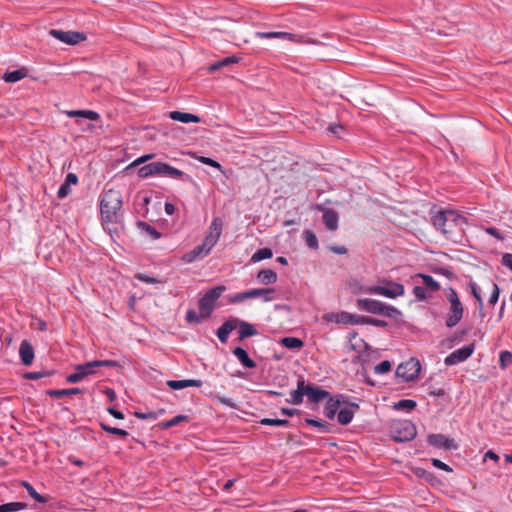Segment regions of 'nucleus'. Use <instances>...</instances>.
Here are the masks:
<instances>
[{"mask_svg": "<svg viewBox=\"0 0 512 512\" xmlns=\"http://www.w3.org/2000/svg\"><path fill=\"white\" fill-rule=\"evenodd\" d=\"M303 238L308 247H310L312 249L318 248V239L312 231H310V230L303 231Z\"/></svg>", "mask_w": 512, "mask_h": 512, "instance_id": "a19ab883", "label": "nucleus"}, {"mask_svg": "<svg viewBox=\"0 0 512 512\" xmlns=\"http://www.w3.org/2000/svg\"><path fill=\"white\" fill-rule=\"evenodd\" d=\"M94 364L98 367H122V365L115 360H94Z\"/></svg>", "mask_w": 512, "mask_h": 512, "instance_id": "6e6d98bb", "label": "nucleus"}, {"mask_svg": "<svg viewBox=\"0 0 512 512\" xmlns=\"http://www.w3.org/2000/svg\"><path fill=\"white\" fill-rule=\"evenodd\" d=\"M324 320L338 324H348L349 313L342 311L339 313H328L324 315Z\"/></svg>", "mask_w": 512, "mask_h": 512, "instance_id": "72a5a7b5", "label": "nucleus"}, {"mask_svg": "<svg viewBox=\"0 0 512 512\" xmlns=\"http://www.w3.org/2000/svg\"><path fill=\"white\" fill-rule=\"evenodd\" d=\"M417 277L422 279L423 286L430 292H437L440 290V284L430 275L418 273Z\"/></svg>", "mask_w": 512, "mask_h": 512, "instance_id": "2f4dec72", "label": "nucleus"}, {"mask_svg": "<svg viewBox=\"0 0 512 512\" xmlns=\"http://www.w3.org/2000/svg\"><path fill=\"white\" fill-rule=\"evenodd\" d=\"M21 485L26 489L28 494L39 503H46L48 499L42 495H40L34 487L27 481H22Z\"/></svg>", "mask_w": 512, "mask_h": 512, "instance_id": "c9c22d12", "label": "nucleus"}, {"mask_svg": "<svg viewBox=\"0 0 512 512\" xmlns=\"http://www.w3.org/2000/svg\"><path fill=\"white\" fill-rule=\"evenodd\" d=\"M306 395V383L301 379L297 383V389L291 392V399H287L288 403L299 405L303 402V396Z\"/></svg>", "mask_w": 512, "mask_h": 512, "instance_id": "412c9836", "label": "nucleus"}, {"mask_svg": "<svg viewBox=\"0 0 512 512\" xmlns=\"http://www.w3.org/2000/svg\"><path fill=\"white\" fill-rule=\"evenodd\" d=\"M237 326H239V341H242L245 338L252 337L257 334V330L255 329V327L248 322L238 320Z\"/></svg>", "mask_w": 512, "mask_h": 512, "instance_id": "bb28decb", "label": "nucleus"}, {"mask_svg": "<svg viewBox=\"0 0 512 512\" xmlns=\"http://www.w3.org/2000/svg\"><path fill=\"white\" fill-rule=\"evenodd\" d=\"M52 375L51 372H46V371H40V372H26L24 374V378L25 379H28V380H38L42 377H47V376H50Z\"/></svg>", "mask_w": 512, "mask_h": 512, "instance_id": "5fc2aeb1", "label": "nucleus"}, {"mask_svg": "<svg viewBox=\"0 0 512 512\" xmlns=\"http://www.w3.org/2000/svg\"><path fill=\"white\" fill-rule=\"evenodd\" d=\"M415 425L409 420L393 421L389 426V435L395 442H407L415 438Z\"/></svg>", "mask_w": 512, "mask_h": 512, "instance_id": "39448f33", "label": "nucleus"}, {"mask_svg": "<svg viewBox=\"0 0 512 512\" xmlns=\"http://www.w3.org/2000/svg\"><path fill=\"white\" fill-rule=\"evenodd\" d=\"M274 292V288H254L248 291L250 299L262 296L265 302L274 300V297L271 296Z\"/></svg>", "mask_w": 512, "mask_h": 512, "instance_id": "cd10ccee", "label": "nucleus"}, {"mask_svg": "<svg viewBox=\"0 0 512 512\" xmlns=\"http://www.w3.org/2000/svg\"><path fill=\"white\" fill-rule=\"evenodd\" d=\"M427 442L438 449L456 450L458 448V444L454 439L448 438L441 433L428 435Z\"/></svg>", "mask_w": 512, "mask_h": 512, "instance_id": "4468645a", "label": "nucleus"}, {"mask_svg": "<svg viewBox=\"0 0 512 512\" xmlns=\"http://www.w3.org/2000/svg\"><path fill=\"white\" fill-rule=\"evenodd\" d=\"M167 386L173 390H180L187 387H201L202 381L198 379L168 380Z\"/></svg>", "mask_w": 512, "mask_h": 512, "instance_id": "aec40b11", "label": "nucleus"}, {"mask_svg": "<svg viewBox=\"0 0 512 512\" xmlns=\"http://www.w3.org/2000/svg\"><path fill=\"white\" fill-rule=\"evenodd\" d=\"M238 61H239V59L237 57H235V56L225 57L224 59H222L220 61H217L216 63L212 64L209 67V71L212 72V71L218 70L221 67L228 66L230 64L238 63Z\"/></svg>", "mask_w": 512, "mask_h": 512, "instance_id": "4c0bfd02", "label": "nucleus"}, {"mask_svg": "<svg viewBox=\"0 0 512 512\" xmlns=\"http://www.w3.org/2000/svg\"><path fill=\"white\" fill-rule=\"evenodd\" d=\"M169 117H170V119H172L174 121H179L182 123H189V122L199 123L201 121L200 117H198L195 114L185 113V112H180V111L170 112Z\"/></svg>", "mask_w": 512, "mask_h": 512, "instance_id": "5701e85b", "label": "nucleus"}, {"mask_svg": "<svg viewBox=\"0 0 512 512\" xmlns=\"http://www.w3.org/2000/svg\"><path fill=\"white\" fill-rule=\"evenodd\" d=\"M154 157L153 154H147V155H143L139 158H137L136 160H134L128 168H132V167H136V166H139L140 164L144 163L145 161L147 160H150Z\"/></svg>", "mask_w": 512, "mask_h": 512, "instance_id": "69168bd1", "label": "nucleus"}, {"mask_svg": "<svg viewBox=\"0 0 512 512\" xmlns=\"http://www.w3.org/2000/svg\"><path fill=\"white\" fill-rule=\"evenodd\" d=\"M339 407L340 401L334 399L333 397H329L324 407V415L330 420L334 419L338 414Z\"/></svg>", "mask_w": 512, "mask_h": 512, "instance_id": "c85d7f7f", "label": "nucleus"}, {"mask_svg": "<svg viewBox=\"0 0 512 512\" xmlns=\"http://www.w3.org/2000/svg\"><path fill=\"white\" fill-rule=\"evenodd\" d=\"M357 307L362 311L389 318H393L401 314L397 308L387 305L379 300L369 298L358 299Z\"/></svg>", "mask_w": 512, "mask_h": 512, "instance_id": "20e7f679", "label": "nucleus"}, {"mask_svg": "<svg viewBox=\"0 0 512 512\" xmlns=\"http://www.w3.org/2000/svg\"><path fill=\"white\" fill-rule=\"evenodd\" d=\"M306 396L311 403L317 404L330 397V393L319 386L306 384Z\"/></svg>", "mask_w": 512, "mask_h": 512, "instance_id": "2eb2a0df", "label": "nucleus"}, {"mask_svg": "<svg viewBox=\"0 0 512 512\" xmlns=\"http://www.w3.org/2000/svg\"><path fill=\"white\" fill-rule=\"evenodd\" d=\"M71 193V186L67 185L65 182H63L57 192V196L60 199L65 198Z\"/></svg>", "mask_w": 512, "mask_h": 512, "instance_id": "e2e57ef3", "label": "nucleus"}, {"mask_svg": "<svg viewBox=\"0 0 512 512\" xmlns=\"http://www.w3.org/2000/svg\"><path fill=\"white\" fill-rule=\"evenodd\" d=\"M100 427L102 430H104L105 432L107 433H110V434H113V435H117L119 437H126L128 436V432L124 429H121V428H117V427H112L104 422H101L100 423Z\"/></svg>", "mask_w": 512, "mask_h": 512, "instance_id": "ea45409f", "label": "nucleus"}, {"mask_svg": "<svg viewBox=\"0 0 512 512\" xmlns=\"http://www.w3.org/2000/svg\"><path fill=\"white\" fill-rule=\"evenodd\" d=\"M277 278L276 272L272 269H262L257 274V280L263 285L274 284Z\"/></svg>", "mask_w": 512, "mask_h": 512, "instance_id": "393cba45", "label": "nucleus"}, {"mask_svg": "<svg viewBox=\"0 0 512 512\" xmlns=\"http://www.w3.org/2000/svg\"><path fill=\"white\" fill-rule=\"evenodd\" d=\"M500 289L496 283H492V293L489 298V304L495 305L499 299Z\"/></svg>", "mask_w": 512, "mask_h": 512, "instance_id": "13d9d810", "label": "nucleus"}, {"mask_svg": "<svg viewBox=\"0 0 512 512\" xmlns=\"http://www.w3.org/2000/svg\"><path fill=\"white\" fill-rule=\"evenodd\" d=\"M26 75H27V70L25 68H21V69L14 70L11 72H6L2 76V79L8 83H15V82H18V81L22 80L23 78H25Z\"/></svg>", "mask_w": 512, "mask_h": 512, "instance_id": "473e14b6", "label": "nucleus"}, {"mask_svg": "<svg viewBox=\"0 0 512 512\" xmlns=\"http://www.w3.org/2000/svg\"><path fill=\"white\" fill-rule=\"evenodd\" d=\"M188 420H189V418L186 415H177V416L173 417L172 419H170V420H168L166 422H163L161 424V428L162 429H169V428H171L173 426L178 425L179 423H181L183 421L187 422Z\"/></svg>", "mask_w": 512, "mask_h": 512, "instance_id": "c03bdc74", "label": "nucleus"}, {"mask_svg": "<svg viewBox=\"0 0 512 512\" xmlns=\"http://www.w3.org/2000/svg\"><path fill=\"white\" fill-rule=\"evenodd\" d=\"M391 368H392V366H391L390 361L384 360L374 367V372L376 374H385V373L389 372L391 370Z\"/></svg>", "mask_w": 512, "mask_h": 512, "instance_id": "864d4df0", "label": "nucleus"}, {"mask_svg": "<svg viewBox=\"0 0 512 512\" xmlns=\"http://www.w3.org/2000/svg\"><path fill=\"white\" fill-rule=\"evenodd\" d=\"M259 423L264 426H288L290 422L287 419L263 418Z\"/></svg>", "mask_w": 512, "mask_h": 512, "instance_id": "49530a36", "label": "nucleus"}, {"mask_svg": "<svg viewBox=\"0 0 512 512\" xmlns=\"http://www.w3.org/2000/svg\"><path fill=\"white\" fill-rule=\"evenodd\" d=\"M322 221L328 230L335 231L338 229L339 215L333 209H325L322 215Z\"/></svg>", "mask_w": 512, "mask_h": 512, "instance_id": "a211bd4d", "label": "nucleus"}, {"mask_svg": "<svg viewBox=\"0 0 512 512\" xmlns=\"http://www.w3.org/2000/svg\"><path fill=\"white\" fill-rule=\"evenodd\" d=\"M49 34L55 39L68 45H76L87 39L85 33L77 31H63L58 29H51L49 31Z\"/></svg>", "mask_w": 512, "mask_h": 512, "instance_id": "9b49d317", "label": "nucleus"}, {"mask_svg": "<svg viewBox=\"0 0 512 512\" xmlns=\"http://www.w3.org/2000/svg\"><path fill=\"white\" fill-rule=\"evenodd\" d=\"M216 237L205 236L202 244L197 245L191 251L185 253L182 256V261L185 263H192L198 259H202L207 256L212 248L216 245Z\"/></svg>", "mask_w": 512, "mask_h": 512, "instance_id": "0eeeda50", "label": "nucleus"}, {"mask_svg": "<svg viewBox=\"0 0 512 512\" xmlns=\"http://www.w3.org/2000/svg\"><path fill=\"white\" fill-rule=\"evenodd\" d=\"M238 319L232 318L226 320L217 330L216 334L221 343L228 341L229 334L237 328Z\"/></svg>", "mask_w": 512, "mask_h": 512, "instance_id": "f3484780", "label": "nucleus"}, {"mask_svg": "<svg viewBox=\"0 0 512 512\" xmlns=\"http://www.w3.org/2000/svg\"><path fill=\"white\" fill-rule=\"evenodd\" d=\"M139 227H141L145 232H147L153 239H159L161 237V233L158 232L153 226L149 225L146 222H139Z\"/></svg>", "mask_w": 512, "mask_h": 512, "instance_id": "8fccbe9b", "label": "nucleus"}, {"mask_svg": "<svg viewBox=\"0 0 512 512\" xmlns=\"http://www.w3.org/2000/svg\"><path fill=\"white\" fill-rule=\"evenodd\" d=\"M83 390L80 388H67V389H50L46 391V394L53 398H61L64 396L82 394Z\"/></svg>", "mask_w": 512, "mask_h": 512, "instance_id": "c756f323", "label": "nucleus"}, {"mask_svg": "<svg viewBox=\"0 0 512 512\" xmlns=\"http://www.w3.org/2000/svg\"><path fill=\"white\" fill-rule=\"evenodd\" d=\"M413 294L418 300H426L430 297L429 291L424 286H415Z\"/></svg>", "mask_w": 512, "mask_h": 512, "instance_id": "603ef678", "label": "nucleus"}, {"mask_svg": "<svg viewBox=\"0 0 512 512\" xmlns=\"http://www.w3.org/2000/svg\"><path fill=\"white\" fill-rule=\"evenodd\" d=\"M475 345L469 344L450 353L445 359L446 366L457 365L467 360L474 352Z\"/></svg>", "mask_w": 512, "mask_h": 512, "instance_id": "f8f14e48", "label": "nucleus"}, {"mask_svg": "<svg viewBox=\"0 0 512 512\" xmlns=\"http://www.w3.org/2000/svg\"><path fill=\"white\" fill-rule=\"evenodd\" d=\"M446 298L450 304L449 310L445 316V326L453 328L460 323L464 315V306L455 289L449 288L446 292Z\"/></svg>", "mask_w": 512, "mask_h": 512, "instance_id": "7ed1b4c3", "label": "nucleus"}, {"mask_svg": "<svg viewBox=\"0 0 512 512\" xmlns=\"http://www.w3.org/2000/svg\"><path fill=\"white\" fill-rule=\"evenodd\" d=\"M198 160L201 163L205 164V165L211 166V167L216 168V169H221L220 163L215 161L212 158L201 156V157L198 158Z\"/></svg>", "mask_w": 512, "mask_h": 512, "instance_id": "052dcab7", "label": "nucleus"}, {"mask_svg": "<svg viewBox=\"0 0 512 512\" xmlns=\"http://www.w3.org/2000/svg\"><path fill=\"white\" fill-rule=\"evenodd\" d=\"M421 370L419 360L416 358H410L408 361L401 363L396 368V377L401 378L404 382L414 380Z\"/></svg>", "mask_w": 512, "mask_h": 512, "instance_id": "1a4fd4ad", "label": "nucleus"}, {"mask_svg": "<svg viewBox=\"0 0 512 512\" xmlns=\"http://www.w3.org/2000/svg\"><path fill=\"white\" fill-rule=\"evenodd\" d=\"M415 407H416V402L411 399H401L400 401L394 403V408L397 410L411 411Z\"/></svg>", "mask_w": 512, "mask_h": 512, "instance_id": "79ce46f5", "label": "nucleus"}, {"mask_svg": "<svg viewBox=\"0 0 512 512\" xmlns=\"http://www.w3.org/2000/svg\"><path fill=\"white\" fill-rule=\"evenodd\" d=\"M226 290V287L223 285L216 286L210 290H208L198 301V306L200 313L203 317H210L214 307L215 302L222 295V293Z\"/></svg>", "mask_w": 512, "mask_h": 512, "instance_id": "423d86ee", "label": "nucleus"}, {"mask_svg": "<svg viewBox=\"0 0 512 512\" xmlns=\"http://www.w3.org/2000/svg\"><path fill=\"white\" fill-rule=\"evenodd\" d=\"M499 364L501 368H506L512 365V353L507 350H503L499 355Z\"/></svg>", "mask_w": 512, "mask_h": 512, "instance_id": "09e8293b", "label": "nucleus"}, {"mask_svg": "<svg viewBox=\"0 0 512 512\" xmlns=\"http://www.w3.org/2000/svg\"><path fill=\"white\" fill-rule=\"evenodd\" d=\"M95 368H97V365L94 364V361L79 364L75 367L76 370L83 374V378L95 374Z\"/></svg>", "mask_w": 512, "mask_h": 512, "instance_id": "e433bc0d", "label": "nucleus"}, {"mask_svg": "<svg viewBox=\"0 0 512 512\" xmlns=\"http://www.w3.org/2000/svg\"><path fill=\"white\" fill-rule=\"evenodd\" d=\"M305 423L309 426L319 429V431L322 433L333 432V425L324 420L306 418Z\"/></svg>", "mask_w": 512, "mask_h": 512, "instance_id": "7c9ffc66", "label": "nucleus"}, {"mask_svg": "<svg viewBox=\"0 0 512 512\" xmlns=\"http://www.w3.org/2000/svg\"><path fill=\"white\" fill-rule=\"evenodd\" d=\"M256 37L261 39H282L296 43L317 44L318 41L288 32H256Z\"/></svg>", "mask_w": 512, "mask_h": 512, "instance_id": "9d476101", "label": "nucleus"}, {"mask_svg": "<svg viewBox=\"0 0 512 512\" xmlns=\"http://www.w3.org/2000/svg\"><path fill=\"white\" fill-rule=\"evenodd\" d=\"M433 226L439 230L446 239L460 243L465 237L467 219L454 210H440L432 217Z\"/></svg>", "mask_w": 512, "mask_h": 512, "instance_id": "f257e3e1", "label": "nucleus"}, {"mask_svg": "<svg viewBox=\"0 0 512 512\" xmlns=\"http://www.w3.org/2000/svg\"><path fill=\"white\" fill-rule=\"evenodd\" d=\"M250 299L248 291H244L241 293H236L233 296L230 297L229 302L230 303H240L244 300Z\"/></svg>", "mask_w": 512, "mask_h": 512, "instance_id": "4d7b16f0", "label": "nucleus"}, {"mask_svg": "<svg viewBox=\"0 0 512 512\" xmlns=\"http://www.w3.org/2000/svg\"><path fill=\"white\" fill-rule=\"evenodd\" d=\"M469 287L471 289V293H472L473 297L478 302L479 308H482L483 307V300H482V297H481V290H480V288L478 287V285L475 282H469Z\"/></svg>", "mask_w": 512, "mask_h": 512, "instance_id": "3c124183", "label": "nucleus"}, {"mask_svg": "<svg viewBox=\"0 0 512 512\" xmlns=\"http://www.w3.org/2000/svg\"><path fill=\"white\" fill-rule=\"evenodd\" d=\"M386 285H377L369 287L366 292L371 294H377L381 296H385L387 298L395 299L399 296H403L405 293V288L402 284L396 283L393 281L385 282Z\"/></svg>", "mask_w": 512, "mask_h": 512, "instance_id": "6e6552de", "label": "nucleus"}, {"mask_svg": "<svg viewBox=\"0 0 512 512\" xmlns=\"http://www.w3.org/2000/svg\"><path fill=\"white\" fill-rule=\"evenodd\" d=\"M233 355L239 360V362L246 368L253 369L256 367V362L253 361L245 349L242 347H236L233 349Z\"/></svg>", "mask_w": 512, "mask_h": 512, "instance_id": "4be33fe9", "label": "nucleus"}, {"mask_svg": "<svg viewBox=\"0 0 512 512\" xmlns=\"http://www.w3.org/2000/svg\"><path fill=\"white\" fill-rule=\"evenodd\" d=\"M359 409V405L356 403H351L350 408H344L338 411L337 420L341 425H348L351 423L354 413Z\"/></svg>", "mask_w": 512, "mask_h": 512, "instance_id": "6ab92c4d", "label": "nucleus"}, {"mask_svg": "<svg viewBox=\"0 0 512 512\" xmlns=\"http://www.w3.org/2000/svg\"><path fill=\"white\" fill-rule=\"evenodd\" d=\"M158 176H165V177L172 178V179H178L183 182H189V183L193 182L192 177L189 174L171 166L168 163H164V162H159V175Z\"/></svg>", "mask_w": 512, "mask_h": 512, "instance_id": "ddd939ff", "label": "nucleus"}, {"mask_svg": "<svg viewBox=\"0 0 512 512\" xmlns=\"http://www.w3.org/2000/svg\"><path fill=\"white\" fill-rule=\"evenodd\" d=\"M280 344L287 349L293 350L301 349L304 346V342L296 337H284L280 340Z\"/></svg>", "mask_w": 512, "mask_h": 512, "instance_id": "f704fd0d", "label": "nucleus"}, {"mask_svg": "<svg viewBox=\"0 0 512 512\" xmlns=\"http://www.w3.org/2000/svg\"><path fill=\"white\" fill-rule=\"evenodd\" d=\"M205 318L206 317H203L201 313L198 314L193 309H189L186 312V316H185L186 322L189 324H199V323H201L202 319H205Z\"/></svg>", "mask_w": 512, "mask_h": 512, "instance_id": "a18cd8bd", "label": "nucleus"}, {"mask_svg": "<svg viewBox=\"0 0 512 512\" xmlns=\"http://www.w3.org/2000/svg\"><path fill=\"white\" fill-rule=\"evenodd\" d=\"M159 175V161L151 162L139 168L138 176L140 178H147Z\"/></svg>", "mask_w": 512, "mask_h": 512, "instance_id": "a878e982", "label": "nucleus"}, {"mask_svg": "<svg viewBox=\"0 0 512 512\" xmlns=\"http://www.w3.org/2000/svg\"><path fill=\"white\" fill-rule=\"evenodd\" d=\"M27 508L24 502H10L3 504L4 512H16Z\"/></svg>", "mask_w": 512, "mask_h": 512, "instance_id": "de8ad7c7", "label": "nucleus"}, {"mask_svg": "<svg viewBox=\"0 0 512 512\" xmlns=\"http://www.w3.org/2000/svg\"><path fill=\"white\" fill-rule=\"evenodd\" d=\"M83 379H84L83 378V374H81L80 371L76 370L75 373L69 374L66 377V382H68V383H78V382L82 381Z\"/></svg>", "mask_w": 512, "mask_h": 512, "instance_id": "0e129e2a", "label": "nucleus"}, {"mask_svg": "<svg viewBox=\"0 0 512 512\" xmlns=\"http://www.w3.org/2000/svg\"><path fill=\"white\" fill-rule=\"evenodd\" d=\"M502 264L512 271V254L511 253H505L502 256Z\"/></svg>", "mask_w": 512, "mask_h": 512, "instance_id": "774afa93", "label": "nucleus"}, {"mask_svg": "<svg viewBox=\"0 0 512 512\" xmlns=\"http://www.w3.org/2000/svg\"><path fill=\"white\" fill-rule=\"evenodd\" d=\"M19 356L23 365L30 366L33 363L35 352L32 344L28 340L21 342Z\"/></svg>", "mask_w": 512, "mask_h": 512, "instance_id": "dca6fc26", "label": "nucleus"}, {"mask_svg": "<svg viewBox=\"0 0 512 512\" xmlns=\"http://www.w3.org/2000/svg\"><path fill=\"white\" fill-rule=\"evenodd\" d=\"M209 229H210V232L207 236L216 237L215 239H216V243H217L220 238V235H221L222 223L217 218H215L212 221Z\"/></svg>", "mask_w": 512, "mask_h": 512, "instance_id": "37998d69", "label": "nucleus"}, {"mask_svg": "<svg viewBox=\"0 0 512 512\" xmlns=\"http://www.w3.org/2000/svg\"><path fill=\"white\" fill-rule=\"evenodd\" d=\"M122 195L120 191L108 189L103 191L100 199V214L104 227L110 233L117 232V225L122 222Z\"/></svg>", "mask_w": 512, "mask_h": 512, "instance_id": "f03ea898", "label": "nucleus"}, {"mask_svg": "<svg viewBox=\"0 0 512 512\" xmlns=\"http://www.w3.org/2000/svg\"><path fill=\"white\" fill-rule=\"evenodd\" d=\"M431 462H432L434 467H436V468H438L440 470H443V471H446V472H452L453 471L452 468L449 465H447L446 463L442 462L439 459L432 458Z\"/></svg>", "mask_w": 512, "mask_h": 512, "instance_id": "680f3d73", "label": "nucleus"}, {"mask_svg": "<svg viewBox=\"0 0 512 512\" xmlns=\"http://www.w3.org/2000/svg\"><path fill=\"white\" fill-rule=\"evenodd\" d=\"M135 278L140 280V281H142V282L148 283V284H156V283H160L161 282L160 280H158L155 277L148 276V275H145V274H142V273L136 274Z\"/></svg>", "mask_w": 512, "mask_h": 512, "instance_id": "bf43d9fd", "label": "nucleus"}, {"mask_svg": "<svg viewBox=\"0 0 512 512\" xmlns=\"http://www.w3.org/2000/svg\"><path fill=\"white\" fill-rule=\"evenodd\" d=\"M70 118H85L91 121H97L100 119L99 113L93 110H69L65 112Z\"/></svg>", "mask_w": 512, "mask_h": 512, "instance_id": "b1692460", "label": "nucleus"}, {"mask_svg": "<svg viewBox=\"0 0 512 512\" xmlns=\"http://www.w3.org/2000/svg\"><path fill=\"white\" fill-rule=\"evenodd\" d=\"M273 256L270 248H262L257 250L251 257L252 262H259L265 259H269Z\"/></svg>", "mask_w": 512, "mask_h": 512, "instance_id": "58836bf2", "label": "nucleus"}, {"mask_svg": "<svg viewBox=\"0 0 512 512\" xmlns=\"http://www.w3.org/2000/svg\"><path fill=\"white\" fill-rule=\"evenodd\" d=\"M486 233L495 237L496 239L498 240H503L504 237L501 235V233L499 232V230L495 227H487L485 229Z\"/></svg>", "mask_w": 512, "mask_h": 512, "instance_id": "338daca9", "label": "nucleus"}]
</instances>
